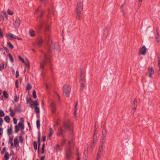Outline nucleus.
I'll return each mask as SVG.
<instances>
[{"instance_id": "nucleus-45", "label": "nucleus", "mask_w": 160, "mask_h": 160, "mask_svg": "<svg viewBox=\"0 0 160 160\" xmlns=\"http://www.w3.org/2000/svg\"><path fill=\"white\" fill-rule=\"evenodd\" d=\"M66 142V141L65 139H62L60 142L61 145H63L65 144Z\"/></svg>"}, {"instance_id": "nucleus-35", "label": "nucleus", "mask_w": 160, "mask_h": 160, "mask_svg": "<svg viewBox=\"0 0 160 160\" xmlns=\"http://www.w3.org/2000/svg\"><path fill=\"white\" fill-rule=\"evenodd\" d=\"M5 65L4 62H2L0 64V70L2 71L4 68Z\"/></svg>"}, {"instance_id": "nucleus-33", "label": "nucleus", "mask_w": 160, "mask_h": 160, "mask_svg": "<svg viewBox=\"0 0 160 160\" xmlns=\"http://www.w3.org/2000/svg\"><path fill=\"white\" fill-rule=\"evenodd\" d=\"M32 86L30 84L28 83L27 84V87H26V89L28 91L30 90L31 88H32Z\"/></svg>"}, {"instance_id": "nucleus-15", "label": "nucleus", "mask_w": 160, "mask_h": 160, "mask_svg": "<svg viewBox=\"0 0 160 160\" xmlns=\"http://www.w3.org/2000/svg\"><path fill=\"white\" fill-rule=\"evenodd\" d=\"M80 80L81 82H84L85 80V74L82 72L81 73Z\"/></svg>"}, {"instance_id": "nucleus-23", "label": "nucleus", "mask_w": 160, "mask_h": 160, "mask_svg": "<svg viewBox=\"0 0 160 160\" xmlns=\"http://www.w3.org/2000/svg\"><path fill=\"white\" fill-rule=\"evenodd\" d=\"M103 145H101L99 148L98 152L102 153L103 151Z\"/></svg>"}, {"instance_id": "nucleus-29", "label": "nucleus", "mask_w": 160, "mask_h": 160, "mask_svg": "<svg viewBox=\"0 0 160 160\" xmlns=\"http://www.w3.org/2000/svg\"><path fill=\"white\" fill-rule=\"evenodd\" d=\"M62 129L61 128H59L58 129V130L57 133V135L58 136H59L62 134Z\"/></svg>"}, {"instance_id": "nucleus-21", "label": "nucleus", "mask_w": 160, "mask_h": 160, "mask_svg": "<svg viewBox=\"0 0 160 160\" xmlns=\"http://www.w3.org/2000/svg\"><path fill=\"white\" fill-rule=\"evenodd\" d=\"M40 135H39L38 137V153L39 154V148L40 146Z\"/></svg>"}, {"instance_id": "nucleus-63", "label": "nucleus", "mask_w": 160, "mask_h": 160, "mask_svg": "<svg viewBox=\"0 0 160 160\" xmlns=\"http://www.w3.org/2000/svg\"><path fill=\"white\" fill-rule=\"evenodd\" d=\"M158 67L159 68V70H158V73L160 74V63H158Z\"/></svg>"}, {"instance_id": "nucleus-41", "label": "nucleus", "mask_w": 160, "mask_h": 160, "mask_svg": "<svg viewBox=\"0 0 160 160\" xmlns=\"http://www.w3.org/2000/svg\"><path fill=\"white\" fill-rule=\"evenodd\" d=\"M32 100L31 98H26V103L27 104H28L29 103L30 104V102H32Z\"/></svg>"}, {"instance_id": "nucleus-60", "label": "nucleus", "mask_w": 160, "mask_h": 160, "mask_svg": "<svg viewBox=\"0 0 160 160\" xmlns=\"http://www.w3.org/2000/svg\"><path fill=\"white\" fill-rule=\"evenodd\" d=\"M3 120L2 118H0V126L3 123Z\"/></svg>"}, {"instance_id": "nucleus-11", "label": "nucleus", "mask_w": 160, "mask_h": 160, "mask_svg": "<svg viewBox=\"0 0 160 160\" xmlns=\"http://www.w3.org/2000/svg\"><path fill=\"white\" fill-rule=\"evenodd\" d=\"M15 111L17 112L20 113L22 112V109L21 106L20 104H18L17 105H14Z\"/></svg>"}, {"instance_id": "nucleus-44", "label": "nucleus", "mask_w": 160, "mask_h": 160, "mask_svg": "<svg viewBox=\"0 0 160 160\" xmlns=\"http://www.w3.org/2000/svg\"><path fill=\"white\" fill-rule=\"evenodd\" d=\"M18 58L19 60L23 63H25V60L21 56H18Z\"/></svg>"}, {"instance_id": "nucleus-16", "label": "nucleus", "mask_w": 160, "mask_h": 160, "mask_svg": "<svg viewBox=\"0 0 160 160\" xmlns=\"http://www.w3.org/2000/svg\"><path fill=\"white\" fill-rule=\"evenodd\" d=\"M76 17L77 19L80 20L81 18V12L80 11H75Z\"/></svg>"}, {"instance_id": "nucleus-64", "label": "nucleus", "mask_w": 160, "mask_h": 160, "mask_svg": "<svg viewBox=\"0 0 160 160\" xmlns=\"http://www.w3.org/2000/svg\"><path fill=\"white\" fill-rule=\"evenodd\" d=\"M158 62L160 63V55H158Z\"/></svg>"}, {"instance_id": "nucleus-26", "label": "nucleus", "mask_w": 160, "mask_h": 160, "mask_svg": "<svg viewBox=\"0 0 160 160\" xmlns=\"http://www.w3.org/2000/svg\"><path fill=\"white\" fill-rule=\"evenodd\" d=\"M53 133V131L52 128H50L49 129V132L48 135V137L49 138L51 137L52 134Z\"/></svg>"}, {"instance_id": "nucleus-9", "label": "nucleus", "mask_w": 160, "mask_h": 160, "mask_svg": "<svg viewBox=\"0 0 160 160\" xmlns=\"http://www.w3.org/2000/svg\"><path fill=\"white\" fill-rule=\"evenodd\" d=\"M51 112L52 113H55L56 111V105L53 102H51L50 104Z\"/></svg>"}, {"instance_id": "nucleus-28", "label": "nucleus", "mask_w": 160, "mask_h": 160, "mask_svg": "<svg viewBox=\"0 0 160 160\" xmlns=\"http://www.w3.org/2000/svg\"><path fill=\"white\" fill-rule=\"evenodd\" d=\"M8 55L9 58V59L11 62H13L14 61V59L11 54H10V53H8Z\"/></svg>"}, {"instance_id": "nucleus-49", "label": "nucleus", "mask_w": 160, "mask_h": 160, "mask_svg": "<svg viewBox=\"0 0 160 160\" xmlns=\"http://www.w3.org/2000/svg\"><path fill=\"white\" fill-rule=\"evenodd\" d=\"M8 37H10V39H11L12 38H13L14 35L11 33H9L8 34Z\"/></svg>"}, {"instance_id": "nucleus-8", "label": "nucleus", "mask_w": 160, "mask_h": 160, "mask_svg": "<svg viewBox=\"0 0 160 160\" xmlns=\"http://www.w3.org/2000/svg\"><path fill=\"white\" fill-rule=\"evenodd\" d=\"M147 51V48L145 46H143L142 48L140 49L139 54L143 55H145L146 54Z\"/></svg>"}, {"instance_id": "nucleus-7", "label": "nucleus", "mask_w": 160, "mask_h": 160, "mask_svg": "<svg viewBox=\"0 0 160 160\" xmlns=\"http://www.w3.org/2000/svg\"><path fill=\"white\" fill-rule=\"evenodd\" d=\"M83 7V3L82 2H79L77 4V8L75 11L81 12L82 10Z\"/></svg>"}, {"instance_id": "nucleus-22", "label": "nucleus", "mask_w": 160, "mask_h": 160, "mask_svg": "<svg viewBox=\"0 0 160 160\" xmlns=\"http://www.w3.org/2000/svg\"><path fill=\"white\" fill-rule=\"evenodd\" d=\"M9 111L10 112V114L11 116L12 117H13L15 115V113L11 108H9Z\"/></svg>"}, {"instance_id": "nucleus-61", "label": "nucleus", "mask_w": 160, "mask_h": 160, "mask_svg": "<svg viewBox=\"0 0 160 160\" xmlns=\"http://www.w3.org/2000/svg\"><path fill=\"white\" fill-rule=\"evenodd\" d=\"M19 76V72H18V71H17L16 72V78H18Z\"/></svg>"}, {"instance_id": "nucleus-39", "label": "nucleus", "mask_w": 160, "mask_h": 160, "mask_svg": "<svg viewBox=\"0 0 160 160\" xmlns=\"http://www.w3.org/2000/svg\"><path fill=\"white\" fill-rule=\"evenodd\" d=\"M33 146L34 149L36 150L37 149V143L36 142L34 141L33 142Z\"/></svg>"}, {"instance_id": "nucleus-40", "label": "nucleus", "mask_w": 160, "mask_h": 160, "mask_svg": "<svg viewBox=\"0 0 160 160\" xmlns=\"http://www.w3.org/2000/svg\"><path fill=\"white\" fill-rule=\"evenodd\" d=\"M32 95L33 98L34 99H36L37 98V95L36 94V91L35 90H33L32 92Z\"/></svg>"}, {"instance_id": "nucleus-50", "label": "nucleus", "mask_w": 160, "mask_h": 160, "mask_svg": "<svg viewBox=\"0 0 160 160\" xmlns=\"http://www.w3.org/2000/svg\"><path fill=\"white\" fill-rule=\"evenodd\" d=\"M96 142H94L93 141H92V143L91 145V148H93L95 146L96 144Z\"/></svg>"}, {"instance_id": "nucleus-48", "label": "nucleus", "mask_w": 160, "mask_h": 160, "mask_svg": "<svg viewBox=\"0 0 160 160\" xmlns=\"http://www.w3.org/2000/svg\"><path fill=\"white\" fill-rule=\"evenodd\" d=\"M19 98L17 95H16L14 97V101L15 102H17L18 101Z\"/></svg>"}, {"instance_id": "nucleus-32", "label": "nucleus", "mask_w": 160, "mask_h": 160, "mask_svg": "<svg viewBox=\"0 0 160 160\" xmlns=\"http://www.w3.org/2000/svg\"><path fill=\"white\" fill-rule=\"evenodd\" d=\"M159 36H160V34L159 33H158V35L157 34H156V35L155 36V40H156V41L157 42H159Z\"/></svg>"}, {"instance_id": "nucleus-27", "label": "nucleus", "mask_w": 160, "mask_h": 160, "mask_svg": "<svg viewBox=\"0 0 160 160\" xmlns=\"http://www.w3.org/2000/svg\"><path fill=\"white\" fill-rule=\"evenodd\" d=\"M4 120L6 122L9 123L10 121V118L8 116H6L4 117Z\"/></svg>"}, {"instance_id": "nucleus-46", "label": "nucleus", "mask_w": 160, "mask_h": 160, "mask_svg": "<svg viewBox=\"0 0 160 160\" xmlns=\"http://www.w3.org/2000/svg\"><path fill=\"white\" fill-rule=\"evenodd\" d=\"M8 14L10 15H12L13 14V12L12 11L8 10L7 11Z\"/></svg>"}, {"instance_id": "nucleus-62", "label": "nucleus", "mask_w": 160, "mask_h": 160, "mask_svg": "<svg viewBox=\"0 0 160 160\" xmlns=\"http://www.w3.org/2000/svg\"><path fill=\"white\" fill-rule=\"evenodd\" d=\"M137 103V101H136V99H135V100L133 101L132 104L134 105H135Z\"/></svg>"}, {"instance_id": "nucleus-37", "label": "nucleus", "mask_w": 160, "mask_h": 160, "mask_svg": "<svg viewBox=\"0 0 160 160\" xmlns=\"http://www.w3.org/2000/svg\"><path fill=\"white\" fill-rule=\"evenodd\" d=\"M35 112L37 114H38V113H40V109L39 108L37 107H36L35 108Z\"/></svg>"}, {"instance_id": "nucleus-47", "label": "nucleus", "mask_w": 160, "mask_h": 160, "mask_svg": "<svg viewBox=\"0 0 160 160\" xmlns=\"http://www.w3.org/2000/svg\"><path fill=\"white\" fill-rule=\"evenodd\" d=\"M108 28H106L104 31V34L107 35L108 33Z\"/></svg>"}, {"instance_id": "nucleus-56", "label": "nucleus", "mask_w": 160, "mask_h": 160, "mask_svg": "<svg viewBox=\"0 0 160 160\" xmlns=\"http://www.w3.org/2000/svg\"><path fill=\"white\" fill-rule=\"evenodd\" d=\"M84 82H81V88H82V90L83 89V88L84 87V85L83 83Z\"/></svg>"}, {"instance_id": "nucleus-53", "label": "nucleus", "mask_w": 160, "mask_h": 160, "mask_svg": "<svg viewBox=\"0 0 160 160\" xmlns=\"http://www.w3.org/2000/svg\"><path fill=\"white\" fill-rule=\"evenodd\" d=\"M0 36L1 38H2L3 37V35L2 33V30L1 28H0Z\"/></svg>"}, {"instance_id": "nucleus-18", "label": "nucleus", "mask_w": 160, "mask_h": 160, "mask_svg": "<svg viewBox=\"0 0 160 160\" xmlns=\"http://www.w3.org/2000/svg\"><path fill=\"white\" fill-rule=\"evenodd\" d=\"M106 140V137L103 136H102L101 137V142L102 143V145H104V144L105 143Z\"/></svg>"}, {"instance_id": "nucleus-58", "label": "nucleus", "mask_w": 160, "mask_h": 160, "mask_svg": "<svg viewBox=\"0 0 160 160\" xmlns=\"http://www.w3.org/2000/svg\"><path fill=\"white\" fill-rule=\"evenodd\" d=\"M17 120L15 118H13V123L14 124H16L17 123Z\"/></svg>"}, {"instance_id": "nucleus-13", "label": "nucleus", "mask_w": 160, "mask_h": 160, "mask_svg": "<svg viewBox=\"0 0 160 160\" xmlns=\"http://www.w3.org/2000/svg\"><path fill=\"white\" fill-rule=\"evenodd\" d=\"M21 23V21L19 18H17L16 19L14 26L16 28H18L19 26Z\"/></svg>"}, {"instance_id": "nucleus-42", "label": "nucleus", "mask_w": 160, "mask_h": 160, "mask_svg": "<svg viewBox=\"0 0 160 160\" xmlns=\"http://www.w3.org/2000/svg\"><path fill=\"white\" fill-rule=\"evenodd\" d=\"M106 129H104L102 131V136L106 137Z\"/></svg>"}, {"instance_id": "nucleus-36", "label": "nucleus", "mask_w": 160, "mask_h": 160, "mask_svg": "<svg viewBox=\"0 0 160 160\" xmlns=\"http://www.w3.org/2000/svg\"><path fill=\"white\" fill-rule=\"evenodd\" d=\"M36 124L37 128L38 129H39L40 128V120L39 119H38L36 122Z\"/></svg>"}, {"instance_id": "nucleus-12", "label": "nucleus", "mask_w": 160, "mask_h": 160, "mask_svg": "<svg viewBox=\"0 0 160 160\" xmlns=\"http://www.w3.org/2000/svg\"><path fill=\"white\" fill-rule=\"evenodd\" d=\"M32 104L30 103V107L32 108H33L34 107L35 108L37 107L39 104L38 102V99L34 101H32Z\"/></svg>"}, {"instance_id": "nucleus-54", "label": "nucleus", "mask_w": 160, "mask_h": 160, "mask_svg": "<svg viewBox=\"0 0 160 160\" xmlns=\"http://www.w3.org/2000/svg\"><path fill=\"white\" fill-rule=\"evenodd\" d=\"M61 146L60 145H59V144H58L55 147V149H56V150H57L58 148L60 147Z\"/></svg>"}, {"instance_id": "nucleus-6", "label": "nucleus", "mask_w": 160, "mask_h": 160, "mask_svg": "<svg viewBox=\"0 0 160 160\" xmlns=\"http://www.w3.org/2000/svg\"><path fill=\"white\" fill-rule=\"evenodd\" d=\"M63 124L66 129H68L70 131L72 130L73 128L72 125L70 121L68 120L67 121H65L64 122Z\"/></svg>"}, {"instance_id": "nucleus-2", "label": "nucleus", "mask_w": 160, "mask_h": 160, "mask_svg": "<svg viewBox=\"0 0 160 160\" xmlns=\"http://www.w3.org/2000/svg\"><path fill=\"white\" fill-rule=\"evenodd\" d=\"M39 12H40V15L38 19H39V22L37 25L36 28H38L39 29H41L42 28V26L46 25L45 28V32L49 31L50 30V27L48 26L46 22L41 18L42 16L44 13V11H42L40 7L38 8V9L36 11L35 13H36Z\"/></svg>"}, {"instance_id": "nucleus-24", "label": "nucleus", "mask_w": 160, "mask_h": 160, "mask_svg": "<svg viewBox=\"0 0 160 160\" xmlns=\"http://www.w3.org/2000/svg\"><path fill=\"white\" fill-rule=\"evenodd\" d=\"M3 94L4 97L5 98L7 99L8 98V94L6 91L4 90L3 91Z\"/></svg>"}, {"instance_id": "nucleus-38", "label": "nucleus", "mask_w": 160, "mask_h": 160, "mask_svg": "<svg viewBox=\"0 0 160 160\" xmlns=\"http://www.w3.org/2000/svg\"><path fill=\"white\" fill-rule=\"evenodd\" d=\"M4 158L6 160H8L9 159V155L8 153L7 152L5 153Z\"/></svg>"}, {"instance_id": "nucleus-17", "label": "nucleus", "mask_w": 160, "mask_h": 160, "mask_svg": "<svg viewBox=\"0 0 160 160\" xmlns=\"http://www.w3.org/2000/svg\"><path fill=\"white\" fill-rule=\"evenodd\" d=\"M97 132L96 130H95L94 132V134L93 137V141L94 142H96L97 141Z\"/></svg>"}, {"instance_id": "nucleus-10", "label": "nucleus", "mask_w": 160, "mask_h": 160, "mask_svg": "<svg viewBox=\"0 0 160 160\" xmlns=\"http://www.w3.org/2000/svg\"><path fill=\"white\" fill-rule=\"evenodd\" d=\"M148 70V77L151 78L152 77V75L154 73V70L152 67H149Z\"/></svg>"}, {"instance_id": "nucleus-55", "label": "nucleus", "mask_w": 160, "mask_h": 160, "mask_svg": "<svg viewBox=\"0 0 160 160\" xmlns=\"http://www.w3.org/2000/svg\"><path fill=\"white\" fill-rule=\"evenodd\" d=\"M156 34H157L158 35V33H159L158 27H156Z\"/></svg>"}, {"instance_id": "nucleus-52", "label": "nucleus", "mask_w": 160, "mask_h": 160, "mask_svg": "<svg viewBox=\"0 0 160 160\" xmlns=\"http://www.w3.org/2000/svg\"><path fill=\"white\" fill-rule=\"evenodd\" d=\"M19 140L20 141V142L21 143H22L23 139V138H22V135H20L19 136Z\"/></svg>"}, {"instance_id": "nucleus-4", "label": "nucleus", "mask_w": 160, "mask_h": 160, "mask_svg": "<svg viewBox=\"0 0 160 160\" xmlns=\"http://www.w3.org/2000/svg\"><path fill=\"white\" fill-rule=\"evenodd\" d=\"M21 122H19L18 125H16L15 127V132L16 133H18L20 128L21 130L24 129V126L22 124L24 122V120L23 118H21Z\"/></svg>"}, {"instance_id": "nucleus-59", "label": "nucleus", "mask_w": 160, "mask_h": 160, "mask_svg": "<svg viewBox=\"0 0 160 160\" xmlns=\"http://www.w3.org/2000/svg\"><path fill=\"white\" fill-rule=\"evenodd\" d=\"M15 83V85H16V87H17V88H18L19 87L18 85V81L17 80L16 81Z\"/></svg>"}, {"instance_id": "nucleus-34", "label": "nucleus", "mask_w": 160, "mask_h": 160, "mask_svg": "<svg viewBox=\"0 0 160 160\" xmlns=\"http://www.w3.org/2000/svg\"><path fill=\"white\" fill-rule=\"evenodd\" d=\"M48 16L49 17L50 15H51V14L52 13L53 15L54 14V11H53V10L52 9H49L48 10Z\"/></svg>"}, {"instance_id": "nucleus-25", "label": "nucleus", "mask_w": 160, "mask_h": 160, "mask_svg": "<svg viewBox=\"0 0 160 160\" xmlns=\"http://www.w3.org/2000/svg\"><path fill=\"white\" fill-rule=\"evenodd\" d=\"M12 127H11L10 128H9L7 129V134L8 135H10L12 133Z\"/></svg>"}, {"instance_id": "nucleus-20", "label": "nucleus", "mask_w": 160, "mask_h": 160, "mask_svg": "<svg viewBox=\"0 0 160 160\" xmlns=\"http://www.w3.org/2000/svg\"><path fill=\"white\" fill-rule=\"evenodd\" d=\"M30 35L32 37H33L35 35V33L33 29H30L29 31Z\"/></svg>"}, {"instance_id": "nucleus-43", "label": "nucleus", "mask_w": 160, "mask_h": 160, "mask_svg": "<svg viewBox=\"0 0 160 160\" xmlns=\"http://www.w3.org/2000/svg\"><path fill=\"white\" fill-rule=\"evenodd\" d=\"M5 116V114L3 111L2 110H0V117H3Z\"/></svg>"}, {"instance_id": "nucleus-19", "label": "nucleus", "mask_w": 160, "mask_h": 160, "mask_svg": "<svg viewBox=\"0 0 160 160\" xmlns=\"http://www.w3.org/2000/svg\"><path fill=\"white\" fill-rule=\"evenodd\" d=\"M14 146L15 147L19 146V141L17 138H14Z\"/></svg>"}, {"instance_id": "nucleus-14", "label": "nucleus", "mask_w": 160, "mask_h": 160, "mask_svg": "<svg viewBox=\"0 0 160 160\" xmlns=\"http://www.w3.org/2000/svg\"><path fill=\"white\" fill-rule=\"evenodd\" d=\"M36 43L38 47L41 46L43 43L42 39L41 38H39L36 42Z\"/></svg>"}, {"instance_id": "nucleus-3", "label": "nucleus", "mask_w": 160, "mask_h": 160, "mask_svg": "<svg viewBox=\"0 0 160 160\" xmlns=\"http://www.w3.org/2000/svg\"><path fill=\"white\" fill-rule=\"evenodd\" d=\"M68 146L66 147L65 152V158L67 160H70L73 157V152L70 146V142L69 141L68 142Z\"/></svg>"}, {"instance_id": "nucleus-30", "label": "nucleus", "mask_w": 160, "mask_h": 160, "mask_svg": "<svg viewBox=\"0 0 160 160\" xmlns=\"http://www.w3.org/2000/svg\"><path fill=\"white\" fill-rule=\"evenodd\" d=\"M102 154V153L98 152L97 154V157L96 159L97 160H99L100 159V157L101 156Z\"/></svg>"}, {"instance_id": "nucleus-31", "label": "nucleus", "mask_w": 160, "mask_h": 160, "mask_svg": "<svg viewBox=\"0 0 160 160\" xmlns=\"http://www.w3.org/2000/svg\"><path fill=\"white\" fill-rule=\"evenodd\" d=\"M7 45L11 49H13L14 48L12 44V43L10 42H8L7 43Z\"/></svg>"}, {"instance_id": "nucleus-5", "label": "nucleus", "mask_w": 160, "mask_h": 160, "mask_svg": "<svg viewBox=\"0 0 160 160\" xmlns=\"http://www.w3.org/2000/svg\"><path fill=\"white\" fill-rule=\"evenodd\" d=\"M71 92V87L68 85H64L63 87V92L64 95L68 97L69 96Z\"/></svg>"}, {"instance_id": "nucleus-51", "label": "nucleus", "mask_w": 160, "mask_h": 160, "mask_svg": "<svg viewBox=\"0 0 160 160\" xmlns=\"http://www.w3.org/2000/svg\"><path fill=\"white\" fill-rule=\"evenodd\" d=\"M26 65V66L28 67V68H30V66H29V63L28 61H27V62H25V63H24Z\"/></svg>"}, {"instance_id": "nucleus-57", "label": "nucleus", "mask_w": 160, "mask_h": 160, "mask_svg": "<svg viewBox=\"0 0 160 160\" xmlns=\"http://www.w3.org/2000/svg\"><path fill=\"white\" fill-rule=\"evenodd\" d=\"M136 110V108L135 107H134L133 108H132V111H131V112L132 113H134V112H135V110Z\"/></svg>"}, {"instance_id": "nucleus-1", "label": "nucleus", "mask_w": 160, "mask_h": 160, "mask_svg": "<svg viewBox=\"0 0 160 160\" xmlns=\"http://www.w3.org/2000/svg\"><path fill=\"white\" fill-rule=\"evenodd\" d=\"M43 55H42L40 57V68L43 72L44 66L48 62H50L51 55V51L49 50L47 53H45L42 52Z\"/></svg>"}]
</instances>
